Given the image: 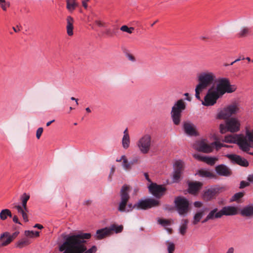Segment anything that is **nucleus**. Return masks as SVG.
Segmentation results:
<instances>
[{"mask_svg": "<svg viewBox=\"0 0 253 253\" xmlns=\"http://www.w3.org/2000/svg\"><path fill=\"white\" fill-rule=\"evenodd\" d=\"M90 237V233H81L67 235L64 238V242L60 246L59 250L64 251L63 253H95L97 250L96 246H93L87 250L85 246V239Z\"/></svg>", "mask_w": 253, "mask_h": 253, "instance_id": "f257e3e1", "label": "nucleus"}, {"mask_svg": "<svg viewBox=\"0 0 253 253\" xmlns=\"http://www.w3.org/2000/svg\"><path fill=\"white\" fill-rule=\"evenodd\" d=\"M224 141L227 143H236L241 150L253 156V152H249L250 148H253V130H247L246 136L237 134L226 136Z\"/></svg>", "mask_w": 253, "mask_h": 253, "instance_id": "f03ea898", "label": "nucleus"}, {"mask_svg": "<svg viewBox=\"0 0 253 253\" xmlns=\"http://www.w3.org/2000/svg\"><path fill=\"white\" fill-rule=\"evenodd\" d=\"M130 187L127 185H124L120 192V201L118 204V210L121 212H129L132 211L134 208L132 204H127L130 199L129 192Z\"/></svg>", "mask_w": 253, "mask_h": 253, "instance_id": "7ed1b4c3", "label": "nucleus"}, {"mask_svg": "<svg viewBox=\"0 0 253 253\" xmlns=\"http://www.w3.org/2000/svg\"><path fill=\"white\" fill-rule=\"evenodd\" d=\"M235 85L230 84V80L228 78H222L218 80L215 89L214 90L221 97L225 93H230L236 90Z\"/></svg>", "mask_w": 253, "mask_h": 253, "instance_id": "20e7f679", "label": "nucleus"}, {"mask_svg": "<svg viewBox=\"0 0 253 253\" xmlns=\"http://www.w3.org/2000/svg\"><path fill=\"white\" fill-rule=\"evenodd\" d=\"M186 108V103L181 99L176 101L172 106L170 112L171 118L175 125H179L181 122L182 112Z\"/></svg>", "mask_w": 253, "mask_h": 253, "instance_id": "39448f33", "label": "nucleus"}, {"mask_svg": "<svg viewBox=\"0 0 253 253\" xmlns=\"http://www.w3.org/2000/svg\"><path fill=\"white\" fill-rule=\"evenodd\" d=\"M152 145V137L151 135L148 133L142 135L136 142V146L139 150L143 154L148 153Z\"/></svg>", "mask_w": 253, "mask_h": 253, "instance_id": "423d86ee", "label": "nucleus"}, {"mask_svg": "<svg viewBox=\"0 0 253 253\" xmlns=\"http://www.w3.org/2000/svg\"><path fill=\"white\" fill-rule=\"evenodd\" d=\"M215 75L211 72L205 71L201 73L198 76L199 84L197 85L205 89L214 82Z\"/></svg>", "mask_w": 253, "mask_h": 253, "instance_id": "0eeeda50", "label": "nucleus"}, {"mask_svg": "<svg viewBox=\"0 0 253 253\" xmlns=\"http://www.w3.org/2000/svg\"><path fill=\"white\" fill-rule=\"evenodd\" d=\"M240 111V104L234 101L226 106L218 114V118L223 119H230V117L236 115Z\"/></svg>", "mask_w": 253, "mask_h": 253, "instance_id": "6e6552de", "label": "nucleus"}, {"mask_svg": "<svg viewBox=\"0 0 253 253\" xmlns=\"http://www.w3.org/2000/svg\"><path fill=\"white\" fill-rule=\"evenodd\" d=\"M227 120L225 125H220L219 129L221 133H225L227 131L235 132L240 129V123L238 119L232 118Z\"/></svg>", "mask_w": 253, "mask_h": 253, "instance_id": "1a4fd4ad", "label": "nucleus"}, {"mask_svg": "<svg viewBox=\"0 0 253 253\" xmlns=\"http://www.w3.org/2000/svg\"><path fill=\"white\" fill-rule=\"evenodd\" d=\"M123 229L122 225L117 226L116 224H113L109 227H106L97 230L95 238L98 240H101L110 235L113 231L116 233H120Z\"/></svg>", "mask_w": 253, "mask_h": 253, "instance_id": "9d476101", "label": "nucleus"}, {"mask_svg": "<svg viewBox=\"0 0 253 253\" xmlns=\"http://www.w3.org/2000/svg\"><path fill=\"white\" fill-rule=\"evenodd\" d=\"M20 199L22 202V206L15 205L13 208L17 210L18 212L22 215L23 220L25 222H28L29 219L27 212L29 211V210L27 206V203L30 199V195L26 193H24L21 196Z\"/></svg>", "mask_w": 253, "mask_h": 253, "instance_id": "9b49d317", "label": "nucleus"}, {"mask_svg": "<svg viewBox=\"0 0 253 253\" xmlns=\"http://www.w3.org/2000/svg\"><path fill=\"white\" fill-rule=\"evenodd\" d=\"M174 203L178 213L183 215L188 211L189 203L188 201L182 197H177L174 200Z\"/></svg>", "mask_w": 253, "mask_h": 253, "instance_id": "f8f14e48", "label": "nucleus"}, {"mask_svg": "<svg viewBox=\"0 0 253 253\" xmlns=\"http://www.w3.org/2000/svg\"><path fill=\"white\" fill-rule=\"evenodd\" d=\"M221 97L214 90V87H211L208 91L202 103L206 106H212L214 105L217 99Z\"/></svg>", "mask_w": 253, "mask_h": 253, "instance_id": "ddd939ff", "label": "nucleus"}, {"mask_svg": "<svg viewBox=\"0 0 253 253\" xmlns=\"http://www.w3.org/2000/svg\"><path fill=\"white\" fill-rule=\"evenodd\" d=\"M159 205V202L154 199H147L139 201L133 205L136 209L147 210Z\"/></svg>", "mask_w": 253, "mask_h": 253, "instance_id": "4468645a", "label": "nucleus"}, {"mask_svg": "<svg viewBox=\"0 0 253 253\" xmlns=\"http://www.w3.org/2000/svg\"><path fill=\"white\" fill-rule=\"evenodd\" d=\"M148 188L150 193L156 198H160L164 194L166 189L163 185H158L155 183H152Z\"/></svg>", "mask_w": 253, "mask_h": 253, "instance_id": "2eb2a0df", "label": "nucleus"}, {"mask_svg": "<svg viewBox=\"0 0 253 253\" xmlns=\"http://www.w3.org/2000/svg\"><path fill=\"white\" fill-rule=\"evenodd\" d=\"M184 163L180 160L176 161L173 166L174 172L173 174V179L174 182H177L181 176L182 171L184 169Z\"/></svg>", "mask_w": 253, "mask_h": 253, "instance_id": "dca6fc26", "label": "nucleus"}, {"mask_svg": "<svg viewBox=\"0 0 253 253\" xmlns=\"http://www.w3.org/2000/svg\"><path fill=\"white\" fill-rule=\"evenodd\" d=\"M240 215L246 219L253 218V204H250L243 207L240 210Z\"/></svg>", "mask_w": 253, "mask_h": 253, "instance_id": "f3484780", "label": "nucleus"}, {"mask_svg": "<svg viewBox=\"0 0 253 253\" xmlns=\"http://www.w3.org/2000/svg\"><path fill=\"white\" fill-rule=\"evenodd\" d=\"M183 127L185 132L190 136H196L197 135L196 127L192 122L187 121L183 123Z\"/></svg>", "mask_w": 253, "mask_h": 253, "instance_id": "a211bd4d", "label": "nucleus"}, {"mask_svg": "<svg viewBox=\"0 0 253 253\" xmlns=\"http://www.w3.org/2000/svg\"><path fill=\"white\" fill-rule=\"evenodd\" d=\"M232 162L236 163L241 166L247 167L249 166L248 161L241 156L234 154H230L227 156Z\"/></svg>", "mask_w": 253, "mask_h": 253, "instance_id": "6ab92c4d", "label": "nucleus"}, {"mask_svg": "<svg viewBox=\"0 0 253 253\" xmlns=\"http://www.w3.org/2000/svg\"><path fill=\"white\" fill-rule=\"evenodd\" d=\"M195 148L199 152L209 153L212 152L213 146L207 144L204 141H201L195 144Z\"/></svg>", "mask_w": 253, "mask_h": 253, "instance_id": "aec40b11", "label": "nucleus"}, {"mask_svg": "<svg viewBox=\"0 0 253 253\" xmlns=\"http://www.w3.org/2000/svg\"><path fill=\"white\" fill-rule=\"evenodd\" d=\"M215 170L216 173L220 176L228 177L232 173L231 169L223 164L217 166L215 168Z\"/></svg>", "mask_w": 253, "mask_h": 253, "instance_id": "412c9836", "label": "nucleus"}, {"mask_svg": "<svg viewBox=\"0 0 253 253\" xmlns=\"http://www.w3.org/2000/svg\"><path fill=\"white\" fill-rule=\"evenodd\" d=\"M219 190L218 188H211L206 190L203 194L204 199L209 201L215 198V196L219 193Z\"/></svg>", "mask_w": 253, "mask_h": 253, "instance_id": "4be33fe9", "label": "nucleus"}, {"mask_svg": "<svg viewBox=\"0 0 253 253\" xmlns=\"http://www.w3.org/2000/svg\"><path fill=\"white\" fill-rule=\"evenodd\" d=\"M188 191L192 194H196L203 186V183L199 181H189Z\"/></svg>", "mask_w": 253, "mask_h": 253, "instance_id": "5701e85b", "label": "nucleus"}, {"mask_svg": "<svg viewBox=\"0 0 253 253\" xmlns=\"http://www.w3.org/2000/svg\"><path fill=\"white\" fill-rule=\"evenodd\" d=\"M222 217L221 211H218L217 208H215L210 211L206 217L202 221V223H205L210 220H214L216 218H220Z\"/></svg>", "mask_w": 253, "mask_h": 253, "instance_id": "b1692460", "label": "nucleus"}, {"mask_svg": "<svg viewBox=\"0 0 253 253\" xmlns=\"http://www.w3.org/2000/svg\"><path fill=\"white\" fill-rule=\"evenodd\" d=\"M222 216L223 215H234L238 213V209L237 207L233 206H226L223 207L221 210Z\"/></svg>", "mask_w": 253, "mask_h": 253, "instance_id": "393cba45", "label": "nucleus"}, {"mask_svg": "<svg viewBox=\"0 0 253 253\" xmlns=\"http://www.w3.org/2000/svg\"><path fill=\"white\" fill-rule=\"evenodd\" d=\"M194 157L200 161L206 163L207 164L211 166L213 165L215 162L218 160V159L215 157H210L207 156H202L199 154H196L193 155Z\"/></svg>", "mask_w": 253, "mask_h": 253, "instance_id": "a878e982", "label": "nucleus"}, {"mask_svg": "<svg viewBox=\"0 0 253 253\" xmlns=\"http://www.w3.org/2000/svg\"><path fill=\"white\" fill-rule=\"evenodd\" d=\"M12 239L10 237V233L4 232L0 237V248L6 246L12 242Z\"/></svg>", "mask_w": 253, "mask_h": 253, "instance_id": "bb28decb", "label": "nucleus"}, {"mask_svg": "<svg viewBox=\"0 0 253 253\" xmlns=\"http://www.w3.org/2000/svg\"><path fill=\"white\" fill-rule=\"evenodd\" d=\"M129 144L130 137L128 129L126 128L124 131V135L122 138V146L124 149H126L129 147Z\"/></svg>", "mask_w": 253, "mask_h": 253, "instance_id": "cd10ccee", "label": "nucleus"}, {"mask_svg": "<svg viewBox=\"0 0 253 253\" xmlns=\"http://www.w3.org/2000/svg\"><path fill=\"white\" fill-rule=\"evenodd\" d=\"M67 32L69 36L73 35V22L74 20L71 16H68L67 18Z\"/></svg>", "mask_w": 253, "mask_h": 253, "instance_id": "c85d7f7f", "label": "nucleus"}, {"mask_svg": "<svg viewBox=\"0 0 253 253\" xmlns=\"http://www.w3.org/2000/svg\"><path fill=\"white\" fill-rule=\"evenodd\" d=\"M208 211V209H205L203 210H201L198 211L194 216V220L193 221V224L194 225L197 224L201 220V218L204 214L205 211Z\"/></svg>", "mask_w": 253, "mask_h": 253, "instance_id": "c756f323", "label": "nucleus"}, {"mask_svg": "<svg viewBox=\"0 0 253 253\" xmlns=\"http://www.w3.org/2000/svg\"><path fill=\"white\" fill-rule=\"evenodd\" d=\"M123 159L122 166L124 169L126 170H129L131 169V164L130 162H128L126 157L125 155L122 156Z\"/></svg>", "mask_w": 253, "mask_h": 253, "instance_id": "7c9ffc66", "label": "nucleus"}, {"mask_svg": "<svg viewBox=\"0 0 253 253\" xmlns=\"http://www.w3.org/2000/svg\"><path fill=\"white\" fill-rule=\"evenodd\" d=\"M188 223V219H183L182 220L181 225L179 228V233L181 235H184L186 233L187 229Z\"/></svg>", "mask_w": 253, "mask_h": 253, "instance_id": "2f4dec72", "label": "nucleus"}, {"mask_svg": "<svg viewBox=\"0 0 253 253\" xmlns=\"http://www.w3.org/2000/svg\"><path fill=\"white\" fill-rule=\"evenodd\" d=\"M251 33V28L248 27H243L241 29L238 33L240 37H245L249 35Z\"/></svg>", "mask_w": 253, "mask_h": 253, "instance_id": "473e14b6", "label": "nucleus"}, {"mask_svg": "<svg viewBox=\"0 0 253 253\" xmlns=\"http://www.w3.org/2000/svg\"><path fill=\"white\" fill-rule=\"evenodd\" d=\"M31 243V241L27 238L22 239L19 241L16 244V247L19 248H22L26 246H28Z\"/></svg>", "mask_w": 253, "mask_h": 253, "instance_id": "72a5a7b5", "label": "nucleus"}, {"mask_svg": "<svg viewBox=\"0 0 253 253\" xmlns=\"http://www.w3.org/2000/svg\"><path fill=\"white\" fill-rule=\"evenodd\" d=\"M199 174L203 177H212L213 174L210 171L205 170H200L199 171Z\"/></svg>", "mask_w": 253, "mask_h": 253, "instance_id": "f704fd0d", "label": "nucleus"}, {"mask_svg": "<svg viewBox=\"0 0 253 253\" xmlns=\"http://www.w3.org/2000/svg\"><path fill=\"white\" fill-rule=\"evenodd\" d=\"M72 3H70L69 0L67 1V8L70 11H73L77 6V4L75 2V0H73Z\"/></svg>", "mask_w": 253, "mask_h": 253, "instance_id": "c9c22d12", "label": "nucleus"}, {"mask_svg": "<svg viewBox=\"0 0 253 253\" xmlns=\"http://www.w3.org/2000/svg\"><path fill=\"white\" fill-rule=\"evenodd\" d=\"M120 30L128 34H131L134 31V28L133 27L129 28L126 25H123L121 27Z\"/></svg>", "mask_w": 253, "mask_h": 253, "instance_id": "e433bc0d", "label": "nucleus"}, {"mask_svg": "<svg viewBox=\"0 0 253 253\" xmlns=\"http://www.w3.org/2000/svg\"><path fill=\"white\" fill-rule=\"evenodd\" d=\"M167 245L168 246V250L169 253H173L175 250V245L173 243L167 242Z\"/></svg>", "mask_w": 253, "mask_h": 253, "instance_id": "4c0bfd02", "label": "nucleus"}, {"mask_svg": "<svg viewBox=\"0 0 253 253\" xmlns=\"http://www.w3.org/2000/svg\"><path fill=\"white\" fill-rule=\"evenodd\" d=\"M204 90V89L199 87L198 85H197L196 86V88H195V96H196V97L198 99L201 100L200 94L203 91V90Z\"/></svg>", "mask_w": 253, "mask_h": 253, "instance_id": "58836bf2", "label": "nucleus"}, {"mask_svg": "<svg viewBox=\"0 0 253 253\" xmlns=\"http://www.w3.org/2000/svg\"><path fill=\"white\" fill-rule=\"evenodd\" d=\"M158 222L159 224L164 226L169 225L170 224V221L169 220L164 219H159Z\"/></svg>", "mask_w": 253, "mask_h": 253, "instance_id": "ea45409f", "label": "nucleus"}, {"mask_svg": "<svg viewBox=\"0 0 253 253\" xmlns=\"http://www.w3.org/2000/svg\"><path fill=\"white\" fill-rule=\"evenodd\" d=\"M7 209L2 210L0 212V218L1 220H4L7 217Z\"/></svg>", "mask_w": 253, "mask_h": 253, "instance_id": "a19ab883", "label": "nucleus"}, {"mask_svg": "<svg viewBox=\"0 0 253 253\" xmlns=\"http://www.w3.org/2000/svg\"><path fill=\"white\" fill-rule=\"evenodd\" d=\"M244 196V193L242 192H239L237 193L233 197V201H238L239 199H240L241 198H242Z\"/></svg>", "mask_w": 253, "mask_h": 253, "instance_id": "79ce46f5", "label": "nucleus"}, {"mask_svg": "<svg viewBox=\"0 0 253 253\" xmlns=\"http://www.w3.org/2000/svg\"><path fill=\"white\" fill-rule=\"evenodd\" d=\"M216 147V149L217 150H218L220 148H221L222 147H228L229 146L227 145H225V144H223L222 143L219 142H217V141H216L214 143H213Z\"/></svg>", "mask_w": 253, "mask_h": 253, "instance_id": "37998d69", "label": "nucleus"}, {"mask_svg": "<svg viewBox=\"0 0 253 253\" xmlns=\"http://www.w3.org/2000/svg\"><path fill=\"white\" fill-rule=\"evenodd\" d=\"M43 132V128L42 127H39L38 128L36 131V137L37 139H40L42 133Z\"/></svg>", "mask_w": 253, "mask_h": 253, "instance_id": "c03bdc74", "label": "nucleus"}, {"mask_svg": "<svg viewBox=\"0 0 253 253\" xmlns=\"http://www.w3.org/2000/svg\"><path fill=\"white\" fill-rule=\"evenodd\" d=\"M10 5V4L9 2H6V1H5L4 2V3H0V6L1 7V8L4 11H6V9H7V7H9Z\"/></svg>", "mask_w": 253, "mask_h": 253, "instance_id": "a18cd8bd", "label": "nucleus"}, {"mask_svg": "<svg viewBox=\"0 0 253 253\" xmlns=\"http://www.w3.org/2000/svg\"><path fill=\"white\" fill-rule=\"evenodd\" d=\"M115 169H116V168L114 166H113L112 167H111V170H110V174H109V175L108 176V179L109 181H111L112 180V177L115 171Z\"/></svg>", "mask_w": 253, "mask_h": 253, "instance_id": "49530a36", "label": "nucleus"}, {"mask_svg": "<svg viewBox=\"0 0 253 253\" xmlns=\"http://www.w3.org/2000/svg\"><path fill=\"white\" fill-rule=\"evenodd\" d=\"M35 233L33 231H25V235L29 237L32 238L34 236Z\"/></svg>", "mask_w": 253, "mask_h": 253, "instance_id": "de8ad7c7", "label": "nucleus"}, {"mask_svg": "<svg viewBox=\"0 0 253 253\" xmlns=\"http://www.w3.org/2000/svg\"><path fill=\"white\" fill-rule=\"evenodd\" d=\"M249 185H250L249 182H246L245 181H242L240 182V188H241V189L244 188L249 186Z\"/></svg>", "mask_w": 253, "mask_h": 253, "instance_id": "09e8293b", "label": "nucleus"}, {"mask_svg": "<svg viewBox=\"0 0 253 253\" xmlns=\"http://www.w3.org/2000/svg\"><path fill=\"white\" fill-rule=\"evenodd\" d=\"M127 58L128 59L132 62H134L135 61V58L134 57V56L131 54H127Z\"/></svg>", "mask_w": 253, "mask_h": 253, "instance_id": "8fccbe9b", "label": "nucleus"}, {"mask_svg": "<svg viewBox=\"0 0 253 253\" xmlns=\"http://www.w3.org/2000/svg\"><path fill=\"white\" fill-rule=\"evenodd\" d=\"M19 232H15L12 234H10V237L12 239V241L14 240L18 235Z\"/></svg>", "mask_w": 253, "mask_h": 253, "instance_id": "3c124183", "label": "nucleus"}, {"mask_svg": "<svg viewBox=\"0 0 253 253\" xmlns=\"http://www.w3.org/2000/svg\"><path fill=\"white\" fill-rule=\"evenodd\" d=\"M13 219V221L14 222L18 223V224H21V223L19 221L17 215H14L13 217V219Z\"/></svg>", "mask_w": 253, "mask_h": 253, "instance_id": "603ef678", "label": "nucleus"}, {"mask_svg": "<svg viewBox=\"0 0 253 253\" xmlns=\"http://www.w3.org/2000/svg\"><path fill=\"white\" fill-rule=\"evenodd\" d=\"M244 59H245L244 57H240L238 59H236L234 61L231 62L230 65H232L234 63H236L237 62H238V61H240L241 60H244Z\"/></svg>", "mask_w": 253, "mask_h": 253, "instance_id": "864d4df0", "label": "nucleus"}, {"mask_svg": "<svg viewBox=\"0 0 253 253\" xmlns=\"http://www.w3.org/2000/svg\"><path fill=\"white\" fill-rule=\"evenodd\" d=\"M195 207L200 208L202 206V204L200 202H195L194 204Z\"/></svg>", "mask_w": 253, "mask_h": 253, "instance_id": "5fc2aeb1", "label": "nucleus"}, {"mask_svg": "<svg viewBox=\"0 0 253 253\" xmlns=\"http://www.w3.org/2000/svg\"><path fill=\"white\" fill-rule=\"evenodd\" d=\"M95 23L99 27L104 26V23H102L100 21H96Z\"/></svg>", "mask_w": 253, "mask_h": 253, "instance_id": "6e6d98bb", "label": "nucleus"}, {"mask_svg": "<svg viewBox=\"0 0 253 253\" xmlns=\"http://www.w3.org/2000/svg\"><path fill=\"white\" fill-rule=\"evenodd\" d=\"M105 33L108 36H112V32H111V30L110 29H106Z\"/></svg>", "mask_w": 253, "mask_h": 253, "instance_id": "4d7b16f0", "label": "nucleus"}, {"mask_svg": "<svg viewBox=\"0 0 253 253\" xmlns=\"http://www.w3.org/2000/svg\"><path fill=\"white\" fill-rule=\"evenodd\" d=\"M247 179L250 182L253 183V174L249 175Z\"/></svg>", "mask_w": 253, "mask_h": 253, "instance_id": "13d9d810", "label": "nucleus"}, {"mask_svg": "<svg viewBox=\"0 0 253 253\" xmlns=\"http://www.w3.org/2000/svg\"><path fill=\"white\" fill-rule=\"evenodd\" d=\"M234 248L233 247H231L228 249L226 253H234Z\"/></svg>", "mask_w": 253, "mask_h": 253, "instance_id": "bf43d9fd", "label": "nucleus"}, {"mask_svg": "<svg viewBox=\"0 0 253 253\" xmlns=\"http://www.w3.org/2000/svg\"><path fill=\"white\" fill-rule=\"evenodd\" d=\"M144 176L146 178V179L149 182H151V179L149 177V175L147 173H144Z\"/></svg>", "mask_w": 253, "mask_h": 253, "instance_id": "052dcab7", "label": "nucleus"}, {"mask_svg": "<svg viewBox=\"0 0 253 253\" xmlns=\"http://www.w3.org/2000/svg\"><path fill=\"white\" fill-rule=\"evenodd\" d=\"M130 163H131V165H133L135 164H136L138 162V159L137 158H136V159H133L132 161H130Z\"/></svg>", "mask_w": 253, "mask_h": 253, "instance_id": "680f3d73", "label": "nucleus"}, {"mask_svg": "<svg viewBox=\"0 0 253 253\" xmlns=\"http://www.w3.org/2000/svg\"><path fill=\"white\" fill-rule=\"evenodd\" d=\"M34 227H35V228H39L40 229H41L43 228L42 225L41 224H35Z\"/></svg>", "mask_w": 253, "mask_h": 253, "instance_id": "e2e57ef3", "label": "nucleus"}, {"mask_svg": "<svg viewBox=\"0 0 253 253\" xmlns=\"http://www.w3.org/2000/svg\"><path fill=\"white\" fill-rule=\"evenodd\" d=\"M6 212L7 216H9L10 217H11L12 216V213L9 210L7 209Z\"/></svg>", "mask_w": 253, "mask_h": 253, "instance_id": "0e129e2a", "label": "nucleus"}, {"mask_svg": "<svg viewBox=\"0 0 253 253\" xmlns=\"http://www.w3.org/2000/svg\"><path fill=\"white\" fill-rule=\"evenodd\" d=\"M87 1H85V0H83L82 1V3H83V6L85 8H86L87 7Z\"/></svg>", "mask_w": 253, "mask_h": 253, "instance_id": "69168bd1", "label": "nucleus"}, {"mask_svg": "<svg viewBox=\"0 0 253 253\" xmlns=\"http://www.w3.org/2000/svg\"><path fill=\"white\" fill-rule=\"evenodd\" d=\"M91 204V201L87 200L84 202V205H89Z\"/></svg>", "mask_w": 253, "mask_h": 253, "instance_id": "338daca9", "label": "nucleus"}, {"mask_svg": "<svg viewBox=\"0 0 253 253\" xmlns=\"http://www.w3.org/2000/svg\"><path fill=\"white\" fill-rule=\"evenodd\" d=\"M54 121H55V120H52V121H49V122H47V123H46V126H49L51 125V123H53Z\"/></svg>", "mask_w": 253, "mask_h": 253, "instance_id": "774afa93", "label": "nucleus"}]
</instances>
